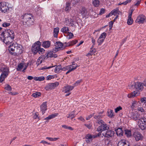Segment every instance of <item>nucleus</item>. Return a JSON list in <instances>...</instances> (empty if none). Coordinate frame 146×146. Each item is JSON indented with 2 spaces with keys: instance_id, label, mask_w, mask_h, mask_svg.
Instances as JSON below:
<instances>
[{
  "instance_id": "1",
  "label": "nucleus",
  "mask_w": 146,
  "mask_h": 146,
  "mask_svg": "<svg viewBox=\"0 0 146 146\" xmlns=\"http://www.w3.org/2000/svg\"><path fill=\"white\" fill-rule=\"evenodd\" d=\"M14 36L13 31L8 30L2 33L1 39L6 44L9 45L12 42Z\"/></svg>"
},
{
  "instance_id": "2",
  "label": "nucleus",
  "mask_w": 146,
  "mask_h": 146,
  "mask_svg": "<svg viewBox=\"0 0 146 146\" xmlns=\"http://www.w3.org/2000/svg\"><path fill=\"white\" fill-rule=\"evenodd\" d=\"M41 43L39 41L36 42L33 44L31 48L32 52L35 54L37 52L40 54H42L44 52V50L40 48Z\"/></svg>"
},
{
  "instance_id": "3",
  "label": "nucleus",
  "mask_w": 146,
  "mask_h": 146,
  "mask_svg": "<svg viewBox=\"0 0 146 146\" xmlns=\"http://www.w3.org/2000/svg\"><path fill=\"white\" fill-rule=\"evenodd\" d=\"M32 16L31 15L25 13L21 17V19H23V25L27 24L29 25L32 24L33 21L32 20Z\"/></svg>"
},
{
  "instance_id": "4",
  "label": "nucleus",
  "mask_w": 146,
  "mask_h": 146,
  "mask_svg": "<svg viewBox=\"0 0 146 146\" xmlns=\"http://www.w3.org/2000/svg\"><path fill=\"white\" fill-rule=\"evenodd\" d=\"M77 86L76 84H74L73 86H70L67 85L62 88V92L65 93H67L65 96L66 97L69 96L70 94V91L74 88V87Z\"/></svg>"
},
{
  "instance_id": "5",
  "label": "nucleus",
  "mask_w": 146,
  "mask_h": 146,
  "mask_svg": "<svg viewBox=\"0 0 146 146\" xmlns=\"http://www.w3.org/2000/svg\"><path fill=\"white\" fill-rule=\"evenodd\" d=\"M2 72L0 77V82H2L4 80L8 75L9 74V69L7 67H2L1 69Z\"/></svg>"
},
{
  "instance_id": "6",
  "label": "nucleus",
  "mask_w": 146,
  "mask_h": 146,
  "mask_svg": "<svg viewBox=\"0 0 146 146\" xmlns=\"http://www.w3.org/2000/svg\"><path fill=\"white\" fill-rule=\"evenodd\" d=\"M137 124L141 129L143 130L146 129V118L143 117L139 119Z\"/></svg>"
},
{
  "instance_id": "7",
  "label": "nucleus",
  "mask_w": 146,
  "mask_h": 146,
  "mask_svg": "<svg viewBox=\"0 0 146 146\" xmlns=\"http://www.w3.org/2000/svg\"><path fill=\"white\" fill-rule=\"evenodd\" d=\"M128 117L134 120H138L139 118V114L137 112L133 111L130 112L128 114Z\"/></svg>"
},
{
  "instance_id": "8",
  "label": "nucleus",
  "mask_w": 146,
  "mask_h": 146,
  "mask_svg": "<svg viewBox=\"0 0 146 146\" xmlns=\"http://www.w3.org/2000/svg\"><path fill=\"white\" fill-rule=\"evenodd\" d=\"M7 5V3L4 2L0 3V10L2 12L5 13L9 11V7Z\"/></svg>"
},
{
  "instance_id": "9",
  "label": "nucleus",
  "mask_w": 146,
  "mask_h": 146,
  "mask_svg": "<svg viewBox=\"0 0 146 146\" xmlns=\"http://www.w3.org/2000/svg\"><path fill=\"white\" fill-rule=\"evenodd\" d=\"M135 22L136 23H138L139 24L143 23L146 22V17L143 15H140L138 16Z\"/></svg>"
},
{
  "instance_id": "10",
  "label": "nucleus",
  "mask_w": 146,
  "mask_h": 146,
  "mask_svg": "<svg viewBox=\"0 0 146 146\" xmlns=\"http://www.w3.org/2000/svg\"><path fill=\"white\" fill-rule=\"evenodd\" d=\"M132 136L133 138L137 141L139 140H142L143 138V136L139 132H134L133 133Z\"/></svg>"
},
{
  "instance_id": "11",
  "label": "nucleus",
  "mask_w": 146,
  "mask_h": 146,
  "mask_svg": "<svg viewBox=\"0 0 146 146\" xmlns=\"http://www.w3.org/2000/svg\"><path fill=\"white\" fill-rule=\"evenodd\" d=\"M63 44L60 42H56L55 47L53 49L52 52L55 53L59 50L63 49Z\"/></svg>"
},
{
  "instance_id": "12",
  "label": "nucleus",
  "mask_w": 146,
  "mask_h": 146,
  "mask_svg": "<svg viewBox=\"0 0 146 146\" xmlns=\"http://www.w3.org/2000/svg\"><path fill=\"white\" fill-rule=\"evenodd\" d=\"M16 47H15L13 52H10V53L13 55H16L17 54H20L21 53L20 51H21L22 50L21 49L22 46L20 44H17V45Z\"/></svg>"
},
{
  "instance_id": "13",
  "label": "nucleus",
  "mask_w": 146,
  "mask_h": 146,
  "mask_svg": "<svg viewBox=\"0 0 146 146\" xmlns=\"http://www.w3.org/2000/svg\"><path fill=\"white\" fill-rule=\"evenodd\" d=\"M97 137V135L88 134L86 135L85 137L86 142L87 143H90L92 141L93 139Z\"/></svg>"
},
{
  "instance_id": "14",
  "label": "nucleus",
  "mask_w": 146,
  "mask_h": 146,
  "mask_svg": "<svg viewBox=\"0 0 146 146\" xmlns=\"http://www.w3.org/2000/svg\"><path fill=\"white\" fill-rule=\"evenodd\" d=\"M59 85V83H49L45 87L46 90L54 88Z\"/></svg>"
},
{
  "instance_id": "15",
  "label": "nucleus",
  "mask_w": 146,
  "mask_h": 146,
  "mask_svg": "<svg viewBox=\"0 0 146 146\" xmlns=\"http://www.w3.org/2000/svg\"><path fill=\"white\" fill-rule=\"evenodd\" d=\"M109 129V127L106 123H104L99 126L97 129V130L98 131L102 132L106 130Z\"/></svg>"
},
{
  "instance_id": "16",
  "label": "nucleus",
  "mask_w": 146,
  "mask_h": 146,
  "mask_svg": "<svg viewBox=\"0 0 146 146\" xmlns=\"http://www.w3.org/2000/svg\"><path fill=\"white\" fill-rule=\"evenodd\" d=\"M117 146H129V143L125 140H122L119 142Z\"/></svg>"
},
{
  "instance_id": "17",
  "label": "nucleus",
  "mask_w": 146,
  "mask_h": 146,
  "mask_svg": "<svg viewBox=\"0 0 146 146\" xmlns=\"http://www.w3.org/2000/svg\"><path fill=\"white\" fill-rule=\"evenodd\" d=\"M135 87L138 90H143V83H135Z\"/></svg>"
},
{
  "instance_id": "18",
  "label": "nucleus",
  "mask_w": 146,
  "mask_h": 146,
  "mask_svg": "<svg viewBox=\"0 0 146 146\" xmlns=\"http://www.w3.org/2000/svg\"><path fill=\"white\" fill-rule=\"evenodd\" d=\"M114 133V131L111 130H109L106 131L104 135L106 137L109 138L113 136Z\"/></svg>"
},
{
  "instance_id": "19",
  "label": "nucleus",
  "mask_w": 146,
  "mask_h": 146,
  "mask_svg": "<svg viewBox=\"0 0 146 146\" xmlns=\"http://www.w3.org/2000/svg\"><path fill=\"white\" fill-rule=\"evenodd\" d=\"M139 92L137 91H134L131 93L128 94L127 95V97L129 98H134L137 96L139 95Z\"/></svg>"
},
{
  "instance_id": "20",
  "label": "nucleus",
  "mask_w": 146,
  "mask_h": 146,
  "mask_svg": "<svg viewBox=\"0 0 146 146\" xmlns=\"http://www.w3.org/2000/svg\"><path fill=\"white\" fill-rule=\"evenodd\" d=\"M47 110V106L46 102H43L40 106V110L42 111V114L45 112Z\"/></svg>"
},
{
  "instance_id": "21",
  "label": "nucleus",
  "mask_w": 146,
  "mask_h": 146,
  "mask_svg": "<svg viewBox=\"0 0 146 146\" xmlns=\"http://www.w3.org/2000/svg\"><path fill=\"white\" fill-rule=\"evenodd\" d=\"M50 45V41H45L42 43V46L44 48H48Z\"/></svg>"
},
{
  "instance_id": "22",
  "label": "nucleus",
  "mask_w": 146,
  "mask_h": 146,
  "mask_svg": "<svg viewBox=\"0 0 146 146\" xmlns=\"http://www.w3.org/2000/svg\"><path fill=\"white\" fill-rule=\"evenodd\" d=\"M17 43H15L11 44L9 46V50L10 53V52H11V51L13 52L14 50H15V47L17 46Z\"/></svg>"
},
{
  "instance_id": "23",
  "label": "nucleus",
  "mask_w": 146,
  "mask_h": 146,
  "mask_svg": "<svg viewBox=\"0 0 146 146\" xmlns=\"http://www.w3.org/2000/svg\"><path fill=\"white\" fill-rule=\"evenodd\" d=\"M107 115L110 118L112 117L114 115L113 111L111 109H108L107 112Z\"/></svg>"
},
{
  "instance_id": "24",
  "label": "nucleus",
  "mask_w": 146,
  "mask_h": 146,
  "mask_svg": "<svg viewBox=\"0 0 146 146\" xmlns=\"http://www.w3.org/2000/svg\"><path fill=\"white\" fill-rule=\"evenodd\" d=\"M80 13L82 15L85 16L86 15L87 13V11L86 10L85 7H82L80 10Z\"/></svg>"
},
{
  "instance_id": "25",
  "label": "nucleus",
  "mask_w": 146,
  "mask_h": 146,
  "mask_svg": "<svg viewBox=\"0 0 146 146\" xmlns=\"http://www.w3.org/2000/svg\"><path fill=\"white\" fill-rule=\"evenodd\" d=\"M115 131L117 136H121L123 135V131L121 128H118L115 130Z\"/></svg>"
},
{
  "instance_id": "26",
  "label": "nucleus",
  "mask_w": 146,
  "mask_h": 146,
  "mask_svg": "<svg viewBox=\"0 0 146 146\" xmlns=\"http://www.w3.org/2000/svg\"><path fill=\"white\" fill-rule=\"evenodd\" d=\"M58 115V113H54L50 115H49L48 117H46L44 119L45 120L50 119L53 118L56 116Z\"/></svg>"
},
{
  "instance_id": "27",
  "label": "nucleus",
  "mask_w": 146,
  "mask_h": 146,
  "mask_svg": "<svg viewBox=\"0 0 146 146\" xmlns=\"http://www.w3.org/2000/svg\"><path fill=\"white\" fill-rule=\"evenodd\" d=\"M59 28L58 27L55 28L54 29L53 35L54 37H57L58 35L59 32Z\"/></svg>"
},
{
  "instance_id": "28",
  "label": "nucleus",
  "mask_w": 146,
  "mask_h": 146,
  "mask_svg": "<svg viewBox=\"0 0 146 146\" xmlns=\"http://www.w3.org/2000/svg\"><path fill=\"white\" fill-rule=\"evenodd\" d=\"M62 71V66L60 65H59L57 66L54 70V71L56 73H59Z\"/></svg>"
},
{
  "instance_id": "29",
  "label": "nucleus",
  "mask_w": 146,
  "mask_h": 146,
  "mask_svg": "<svg viewBox=\"0 0 146 146\" xmlns=\"http://www.w3.org/2000/svg\"><path fill=\"white\" fill-rule=\"evenodd\" d=\"M111 13L113 14V15H117L119 14L120 11L118 8H116L115 9L112 10L111 11Z\"/></svg>"
},
{
  "instance_id": "30",
  "label": "nucleus",
  "mask_w": 146,
  "mask_h": 146,
  "mask_svg": "<svg viewBox=\"0 0 146 146\" xmlns=\"http://www.w3.org/2000/svg\"><path fill=\"white\" fill-rule=\"evenodd\" d=\"M45 79L44 76H41L39 77H34V80L35 81H41Z\"/></svg>"
},
{
  "instance_id": "31",
  "label": "nucleus",
  "mask_w": 146,
  "mask_h": 146,
  "mask_svg": "<svg viewBox=\"0 0 146 146\" xmlns=\"http://www.w3.org/2000/svg\"><path fill=\"white\" fill-rule=\"evenodd\" d=\"M47 55L48 57L50 58H56L57 56V55L56 54H55L54 53H53L52 52H48Z\"/></svg>"
},
{
  "instance_id": "32",
  "label": "nucleus",
  "mask_w": 146,
  "mask_h": 146,
  "mask_svg": "<svg viewBox=\"0 0 146 146\" xmlns=\"http://www.w3.org/2000/svg\"><path fill=\"white\" fill-rule=\"evenodd\" d=\"M78 41L77 40H73L67 43V46H72L75 44Z\"/></svg>"
},
{
  "instance_id": "33",
  "label": "nucleus",
  "mask_w": 146,
  "mask_h": 146,
  "mask_svg": "<svg viewBox=\"0 0 146 146\" xmlns=\"http://www.w3.org/2000/svg\"><path fill=\"white\" fill-rule=\"evenodd\" d=\"M24 64L23 63H20L18 65L17 68V70L18 71L21 70L24 67Z\"/></svg>"
},
{
  "instance_id": "34",
  "label": "nucleus",
  "mask_w": 146,
  "mask_h": 146,
  "mask_svg": "<svg viewBox=\"0 0 146 146\" xmlns=\"http://www.w3.org/2000/svg\"><path fill=\"white\" fill-rule=\"evenodd\" d=\"M125 134L127 137H129L131 135V131L129 130L126 129L125 130Z\"/></svg>"
},
{
  "instance_id": "35",
  "label": "nucleus",
  "mask_w": 146,
  "mask_h": 146,
  "mask_svg": "<svg viewBox=\"0 0 146 146\" xmlns=\"http://www.w3.org/2000/svg\"><path fill=\"white\" fill-rule=\"evenodd\" d=\"M100 1L99 0H94L93 1V4L95 7H98L100 5Z\"/></svg>"
},
{
  "instance_id": "36",
  "label": "nucleus",
  "mask_w": 146,
  "mask_h": 146,
  "mask_svg": "<svg viewBox=\"0 0 146 146\" xmlns=\"http://www.w3.org/2000/svg\"><path fill=\"white\" fill-rule=\"evenodd\" d=\"M76 23V21L73 19H70V22L67 23L66 24V25H71L73 26L74 25V24Z\"/></svg>"
},
{
  "instance_id": "37",
  "label": "nucleus",
  "mask_w": 146,
  "mask_h": 146,
  "mask_svg": "<svg viewBox=\"0 0 146 146\" xmlns=\"http://www.w3.org/2000/svg\"><path fill=\"white\" fill-rule=\"evenodd\" d=\"M69 30L68 27H64L61 30V31L64 33H69L68 31H69Z\"/></svg>"
},
{
  "instance_id": "38",
  "label": "nucleus",
  "mask_w": 146,
  "mask_h": 146,
  "mask_svg": "<svg viewBox=\"0 0 146 146\" xmlns=\"http://www.w3.org/2000/svg\"><path fill=\"white\" fill-rule=\"evenodd\" d=\"M139 104V103L137 102L136 101H134L133 102L132 105L131 106V108H136L137 106V105L138 104Z\"/></svg>"
},
{
  "instance_id": "39",
  "label": "nucleus",
  "mask_w": 146,
  "mask_h": 146,
  "mask_svg": "<svg viewBox=\"0 0 146 146\" xmlns=\"http://www.w3.org/2000/svg\"><path fill=\"white\" fill-rule=\"evenodd\" d=\"M133 22V21L131 17H128V19L127 21V24L128 25H131Z\"/></svg>"
},
{
  "instance_id": "40",
  "label": "nucleus",
  "mask_w": 146,
  "mask_h": 146,
  "mask_svg": "<svg viewBox=\"0 0 146 146\" xmlns=\"http://www.w3.org/2000/svg\"><path fill=\"white\" fill-rule=\"evenodd\" d=\"M70 3H67L66 4V7L65 8V10L67 11H69L70 9Z\"/></svg>"
},
{
  "instance_id": "41",
  "label": "nucleus",
  "mask_w": 146,
  "mask_h": 146,
  "mask_svg": "<svg viewBox=\"0 0 146 146\" xmlns=\"http://www.w3.org/2000/svg\"><path fill=\"white\" fill-rule=\"evenodd\" d=\"M4 89L6 90L11 91L12 90V88L9 85L7 84L5 85Z\"/></svg>"
},
{
  "instance_id": "42",
  "label": "nucleus",
  "mask_w": 146,
  "mask_h": 146,
  "mask_svg": "<svg viewBox=\"0 0 146 146\" xmlns=\"http://www.w3.org/2000/svg\"><path fill=\"white\" fill-rule=\"evenodd\" d=\"M40 95V93L39 92H36L33 93L32 96L35 98L39 97Z\"/></svg>"
},
{
  "instance_id": "43",
  "label": "nucleus",
  "mask_w": 146,
  "mask_h": 146,
  "mask_svg": "<svg viewBox=\"0 0 146 146\" xmlns=\"http://www.w3.org/2000/svg\"><path fill=\"white\" fill-rule=\"evenodd\" d=\"M43 60V58L42 57H39L37 60L36 64L37 65H38L40 64H41L42 61Z\"/></svg>"
},
{
  "instance_id": "44",
  "label": "nucleus",
  "mask_w": 146,
  "mask_h": 146,
  "mask_svg": "<svg viewBox=\"0 0 146 146\" xmlns=\"http://www.w3.org/2000/svg\"><path fill=\"white\" fill-rule=\"evenodd\" d=\"M104 39L102 38H99L97 40L98 43L99 45H100L104 42Z\"/></svg>"
},
{
  "instance_id": "45",
  "label": "nucleus",
  "mask_w": 146,
  "mask_h": 146,
  "mask_svg": "<svg viewBox=\"0 0 146 146\" xmlns=\"http://www.w3.org/2000/svg\"><path fill=\"white\" fill-rule=\"evenodd\" d=\"M94 117L95 119H100L103 117L102 115L98 114V115H94Z\"/></svg>"
},
{
  "instance_id": "46",
  "label": "nucleus",
  "mask_w": 146,
  "mask_h": 146,
  "mask_svg": "<svg viewBox=\"0 0 146 146\" xmlns=\"http://www.w3.org/2000/svg\"><path fill=\"white\" fill-rule=\"evenodd\" d=\"M10 25V24L9 23L7 22H4L2 25L3 27H8Z\"/></svg>"
},
{
  "instance_id": "47",
  "label": "nucleus",
  "mask_w": 146,
  "mask_h": 146,
  "mask_svg": "<svg viewBox=\"0 0 146 146\" xmlns=\"http://www.w3.org/2000/svg\"><path fill=\"white\" fill-rule=\"evenodd\" d=\"M71 65H68L65 67L62 68V70H63L64 71H66L69 68H71Z\"/></svg>"
},
{
  "instance_id": "48",
  "label": "nucleus",
  "mask_w": 146,
  "mask_h": 146,
  "mask_svg": "<svg viewBox=\"0 0 146 146\" xmlns=\"http://www.w3.org/2000/svg\"><path fill=\"white\" fill-rule=\"evenodd\" d=\"M106 36V34L105 33H102L100 36L99 38L105 39Z\"/></svg>"
},
{
  "instance_id": "49",
  "label": "nucleus",
  "mask_w": 146,
  "mask_h": 146,
  "mask_svg": "<svg viewBox=\"0 0 146 146\" xmlns=\"http://www.w3.org/2000/svg\"><path fill=\"white\" fill-rule=\"evenodd\" d=\"M73 66H72V65H71V68H70V70H72L73 69V71L75 70L78 66L77 64H73Z\"/></svg>"
},
{
  "instance_id": "50",
  "label": "nucleus",
  "mask_w": 146,
  "mask_h": 146,
  "mask_svg": "<svg viewBox=\"0 0 146 146\" xmlns=\"http://www.w3.org/2000/svg\"><path fill=\"white\" fill-rule=\"evenodd\" d=\"M79 0H71V3L73 5L76 4L79 1Z\"/></svg>"
},
{
  "instance_id": "51",
  "label": "nucleus",
  "mask_w": 146,
  "mask_h": 146,
  "mask_svg": "<svg viewBox=\"0 0 146 146\" xmlns=\"http://www.w3.org/2000/svg\"><path fill=\"white\" fill-rule=\"evenodd\" d=\"M55 66H48V67H47V66H44V67L41 68L40 70H45L48 69H49L52 67H54Z\"/></svg>"
},
{
  "instance_id": "52",
  "label": "nucleus",
  "mask_w": 146,
  "mask_h": 146,
  "mask_svg": "<svg viewBox=\"0 0 146 146\" xmlns=\"http://www.w3.org/2000/svg\"><path fill=\"white\" fill-rule=\"evenodd\" d=\"M70 117L72 119L76 115L74 113V111H72V112L70 114Z\"/></svg>"
},
{
  "instance_id": "53",
  "label": "nucleus",
  "mask_w": 146,
  "mask_h": 146,
  "mask_svg": "<svg viewBox=\"0 0 146 146\" xmlns=\"http://www.w3.org/2000/svg\"><path fill=\"white\" fill-rule=\"evenodd\" d=\"M122 108L121 107L119 106L118 107H117L115 109V112L116 113H117L118 111L119 110H122Z\"/></svg>"
},
{
  "instance_id": "54",
  "label": "nucleus",
  "mask_w": 146,
  "mask_h": 146,
  "mask_svg": "<svg viewBox=\"0 0 146 146\" xmlns=\"http://www.w3.org/2000/svg\"><path fill=\"white\" fill-rule=\"evenodd\" d=\"M33 118L35 119H38V120L40 119L39 117L38 116V115L36 113H35L33 116Z\"/></svg>"
},
{
  "instance_id": "55",
  "label": "nucleus",
  "mask_w": 146,
  "mask_h": 146,
  "mask_svg": "<svg viewBox=\"0 0 146 146\" xmlns=\"http://www.w3.org/2000/svg\"><path fill=\"white\" fill-rule=\"evenodd\" d=\"M54 78L53 76L49 75L47 76L46 78V79L47 80H50L52 79H53Z\"/></svg>"
},
{
  "instance_id": "56",
  "label": "nucleus",
  "mask_w": 146,
  "mask_h": 146,
  "mask_svg": "<svg viewBox=\"0 0 146 146\" xmlns=\"http://www.w3.org/2000/svg\"><path fill=\"white\" fill-rule=\"evenodd\" d=\"M105 12V9L104 8H102L101 9L99 14L101 15L104 13Z\"/></svg>"
},
{
  "instance_id": "57",
  "label": "nucleus",
  "mask_w": 146,
  "mask_h": 146,
  "mask_svg": "<svg viewBox=\"0 0 146 146\" xmlns=\"http://www.w3.org/2000/svg\"><path fill=\"white\" fill-rule=\"evenodd\" d=\"M69 33L68 36L67 37V38L70 39L71 38H72V36H73V33Z\"/></svg>"
},
{
  "instance_id": "58",
  "label": "nucleus",
  "mask_w": 146,
  "mask_h": 146,
  "mask_svg": "<svg viewBox=\"0 0 146 146\" xmlns=\"http://www.w3.org/2000/svg\"><path fill=\"white\" fill-rule=\"evenodd\" d=\"M94 113H93L92 114H90L89 115H88V116H87L86 117V120H88L90 119L94 115Z\"/></svg>"
},
{
  "instance_id": "59",
  "label": "nucleus",
  "mask_w": 146,
  "mask_h": 146,
  "mask_svg": "<svg viewBox=\"0 0 146 146\" xmlns=\"http://www.w3.org/2000/svg\"><path fill=\"white\" fill-rule=\"evenodd\" d=\"M137 110L138 111H140L141 112H144V109L141 107H138Z\"/></svg>"
},
{
  "instance_id": "60",
  "label": "nucleus",
  "mask_w": 146,
  "mask_h": 146,
  "mask_svg": "<svg viewBox=\"0 0 146 146\" xmlns=\"http://www.w3.org/2000/svg\"><path fill=\"white\" fill-rule=\"evenodd\" d=\"M132 0H127L126 1L122 3H121V4H123V5H126L128 3H130L131 2Z\"/></svg>"
},
{
  "instance_id": "61",
  "label": "nucleus",
  "mask_w": 146,
  "mask_h": 146,
  "mask_svg": "<svg viewBox=\"0 0 146 146\" xmlns=\"http://www.w3.org/2000/svg\"><path fill=\"white\" fill-rule=\"evenodd\" d=\"M98 123L99 124L101 125L104 124V121L102 120H98Z\"/></svg>"
},
{
  "instance_id": "62",
  "label": "nucleus",
  "mask_w": 146,
  "mask_h": 146,
  "mask_svg": "<svg viewBox=\"0 0 146 146\" xmlns=\"http://www.w3.org/2000/svg\"><path fill=\"white\" fill-rule=\"evenodd\" d=\"M141 101L142 102H144V103L146 102V98L143 97L141 99Z\"/></svg>"
},
{
  "instance_id": "63",
  "label": "nucleus",
  "mask_w": 146,
  "mask_h": 146,
  "mask_svg": "<svg viewBox=\"0 0 146 146\" xmlns=\"http://www.w3.org/2000/svg\"><path fill=\"white\" fill-rule=\"evenodd\" d=\"M113 22L112 21H111L109 22V26L110 27V29H111L113 25Z\"/></svg>"
},
{
  "instance_id": "64",
  "label": "nucleus",
  "mask_w": 146,
  "mask_h": 146,
  "mask_svg": "<svg viewBox=\"0 0 146 146\" xmlns=\"http://www.w3.org/2000/svg\"><path fill=\"white\" fill-rule=\"evenodd\" d=\"M84 125L86 127L89 129H91L92 127V125L91 124H84Z\"/></svg>"
}]
</instances>
